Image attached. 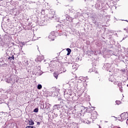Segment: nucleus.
Listing matches in <instances>:
<instances>
[{
	"label": "nucleus",
	"instance_id": "obj_34",
	"mask_svg": "<svg viewBox=\"0 0 128 128\" xmlns=\"http://www.w3.org/2000/svg\"><path fill=\"white\" fill-rule=\"evenodd\" d=\"M58 28H60V26H58Z\"/></svg>",
	"mask_w": 128,
	"mask_h": 128
},
{
	"label": "nucleus",
	"instance_id": "obj_24",
	"mask_svg": "<svg viewBox=\"0 0 128 128\" xmlns=\"http://www.w3.org/2000/svg\"><path fill=\"white\" fill-rule=\"evenodd\" d=\"M118 86H122V83H118Z\"/></svg>",
	"mask_w": 128,
	"mask_h": 128
},
{
	"label": "nucleus",
	"instance_id": "obj_22",
	"mask_svg": "<svg viewBox=\"0 0 128 128\" xmlns=\"http://www.w3.org/2000/svg\"><path fill=\"white\" fill-rule=\"evenodd\" d=\"M116 104H120V100H116Z\"/></svg>",
	"mask_w": 128,
	"mask_h": 128
},
{
	"label": "nucleus",
	"instance_id": "obj_25",
	"mask_svg": "<svg viewBox=\"0 0 128 128\" xmlns=\"http://www.w3.org/2000/svg\"><path fill=\"white\" fill-rule=\"evenodd\" d=\"M86 124H90V122H92V121H88L87 122H86Z\"/></svg>",
	"mask_w": 128,
	"mask_h": 128
},
{
	"label": "nucleus",
	"instance_id": "obj_5",
	"mask_svg": "<svg viewBox=\"0 0 128 128\" xmlns=\"http://www.w3.org/2000/svg\"><path fill=\"white\" fill-rule=\"evenodd\" d=\"M48 16L50 20H52V18H54V20H56V16H54V15L51 12L48 14Z\"/></svg>",
	"mask_w": 128,
	"mask_h": 128
},
{
	"label": "nucleus",
	"instance_id": "obj_1",
	"mask_svg": "<svg viewBox=\"0 0 128 128\" xmlns=\"http://www.w3.org/2000/svg\"><path fill=\"white\" fill-rule=\"evenodd\" d=\"M60 92V88L52 87L50 88V91L48 92V94L50 96H56Z\"/></svg>",
	"mask_w": 128,
	"mask_h": 128
},
{
	"label": "nucleus",
	"instance_id": "obj_9",
	"mask_svg": "<svg viewBox=\"0 0 128 128\" xmlns=\"http://www.w3.org/2000/svg\"><path fill=\"white\" fill-rule=\"evenodd\" d=\"M78 82H75L73 84V87L74 90H78V84H78Z\"/></svg>",
	"mask_w": 128,
	"mask_h": 128
},
{
	"label": "nucleus",
	"instance_id": "obj_17",
	"mask_svg": "<svg viewBox=\"0 0 128 128\" xmlns=\"http://www.w3.org/2000/svg\"><path fill=\"white\" fill-rule=\"evenodd\" d=\"M42 84H39L37 88H38V90H42Z\"/></svg>",
	"mask_w": 128,
	"mask_h": 128
},
{
	"label": "nucleus",
	"instance_id": "obj_27",
	"mask_svg": "<svg viewBox=\"0 0 128 128\" xmlns=\"http://www.w3.org/2000/svg\"><path fill=\"white\" fill-rule=\"evenodd\" d=\"M57 106H58V105H54V108H56Z\"/></svg>",
	"mask_w": 128,
	"mask_h": 128
},
{
	"label": "nucleus",
	"instance_id": "obj_36",
	"mask_svg": "<svg viewBox=\"0 0 128 128\" xmlns=\"http://www.w3.org/2000/svg\"><path fill=\"white\" fill-rule=\"evenodd\" d=\"M118 0H116V2H118Z\"/></svg>",
	"mask_w": 128,
	"mask_h": 128
},
{
	"label": "nucleus",
	"instance_id": "obj_23",
	"mask_svg": "<svg viewBox=\"0 0 128 128\" xmlns=\"http://www.w3.org/2000/svg\"><path fill=\"white\" fill-rule=\"evenodd\" d=\"M119 90L120 92H122V87H120Z\"/></svg>",
	"mask_w": 128,
	"mask_h": 128
},
{
	"label": "nucleus",
	"instance_id": "obj_31",
	"mask_svg": "<svg viewBox=\"0 0 128 128\" xmlns=\"http://www.w3.org/2000/svg\"><path fill=\"white\" fill-rule=\"evenodd\" d=\"M110 80V82H114V80Z\"/></svg>",
	"mask_w": 128,
	"mask_h": 128
},
{
	"label": "nucleus",
	"instance_id": "obj_7",
	"mask_svg": "<svg viewBox=\"0 0 128 128\" xmlns=\"http://www.w3.org/2000/svg\"><path fill=\"white\" fill-rule=\"evenodd\" d=\"M98 118V114H96V112H95L94 113H93L91 114V118L92 120H94Z\"/></svg>",
	"mask_w": 128,
	"mask_h": 128
},
{
	"label": "nucleus",
	"instance_id": "obj_18",
	"mask_svg": "<svg viewBox=\"0 0 128 128\" xmlns=\"http://www.w3.org/2000/svg\"><path fill=\"white\" fill-rule=\"evenodd\" d=\"M8 66V64H2V68H6Z\"/></svg>",
	"mask_w": 128,
	"mask_h": 128
},
{
	"label": "nucleus",
	"instance_id": "obj_6",
	"mask_svg": "<svg viewBox=\"0 0 128 128\" xmlns=\"http://www.w3.org/2000/svg\"><path fill=\"white\" fill-rule=\"evenodd\" d=\"M104 68H106V70L110 72V64L107 63L104 65Z\"/></svg>",
	"mask_w": 128,
	"mask_h": 128
},
{
	"label": "nucleus",
	"instance_id": "obj_20",
	"mask_svg": "<svg viewBox=\"0 0 128 128\" xmlns=\"http://www.w3.org/2000/svg\"><path fill=\"white\" fill-rule=\"evenodd\" d=\"M76 64L72 65V68H74V70H77L78 68H76Z\"/></svg>",
	"mask_w": 128,
	"mask_h": 128
},
{
	"label": "nucleus",
	"instance_id": "obj_12",
	"mask_svg": "<svg viewBox=\"0 0 128 128\" xmlns=\"http://www.w3.org/2000/svg\"><path fill=\"white\" fill-rule=\"evenodd\" d=\"M8 60H10V62L11 60H14V55H12V56H9L8 58Z\"/></svg>",
	"mask_w": 128,
	"mask_h": 128
},
{
	"label": "nucleus",
	"instance_id": "obj_11",
	"mask_svg": "<svg viewBox=\"0 0 128 128\" xmlns=\"http://www.w3.org/2000/svg\"><path fill=\"white\" fill-rule=\"evenodd\" d=\"M36 74H40V66H38L37 68H36Z\"/></svg>",
	"mask_w": 128,
	"mask_h": 128
},
{
	"label": "nucleus",
	"instance_id": "obj_28",
	"mask_svg": "<svg viewBox=\"0 0 128 128\" xmlns=\"http://www.w3.org/2000/svg\"><path fill=\"white\" fill-rule=\"evenodd\" d=\"M55 114L56 118V116H58V114Z\"/></svg>",
	"mask_w": 128,
	"mask_h": 128
},
{
	"label": "nucleus",
	"instance_id": "obj_32",
	"mask_svg": "<svg viewBox=\"0 0 128 128\" xmlns=\"http://www.w3.org/2000/svg\"><path fill=\"white\" fill-rule=\"evenodd\" d=\"M126 124H128V119L126 120Z\"/></svg>",
	"mask_w": 128,
	"mask_h": 128
},
{
	"label": "nucleus",
	"instance_id": "obj_33",
	"mask_svg": "<svg viewBox=\"0 0 128 128\" xmlns=\"http://www.w3.org/2000/svg\"><path fill=\"white\" fill-rule=\"evenodd\" d=\"M88 77H86V80H88Z\"/></svg>",
	"mask_w": 128,
	"mask_h": 128
},
{
	"label": "nucleus",
	"instance_id": "obj_3",
	"mask_svg": "<svg viewBox=\"0 0 128 128\" xmlns=\"http://www.w3.org/2000/svg\"><path fill=\"white\" fill-rule=\"evenodd\" d=\"M60 106H68V104H70V100H68L66 101V100H64V101H60Z\"/></svg>",
	"mask_w": 128,
	"mask_h": 128
},
{
	"label": "nucleus",
	"instance_id": "obj_14",
	"mask_svg": "<svg viewBox=\"0 0 128 128\" xmlns=\"http://www.w3.org/2000/svg\"><path fill=\"white\" fill-rule=\"evenodd\" d=\"M29 124L30 126H34V120H29Z\"/></svg>",
	"mask_w": 128,
	"mask_h": 128
},
{
	"label": "nucleus",
	"instance_id": "obj_10",
	"mask_svg": "<svg viewBox=\"0 0 128 128\" xmlns=\"http://www.w3.org/2000/svg\"><path fill=\"white\" fill-rule=\"evenodd\" d=\"M78 84H78L77 90H80L82 86V84L80 82H78Z\"/></svg>",
	"mask_w": 128,
	"mask_h": 128
},
{
	"label": "nucleus",
	"instance_id": "obj_40",
	"mask_svg": "<svg viewBox=\"0 0 128 128\" xmlns=\"http://www.w3.org/2000/svg\"><path fill=\"white\" fill-rule=\"evenodd\" d=\"M0 36H1V35H0Z\"/></svg>",
	"mask_w": 128,
	"mask_h": 128
},
{
	"label": "nucleus",
	"instance_id": "obj_30",
	"mask_svg": "<svg viewBox=\"0 0 128 128\" xmlns=\"http://www.w3.org/2000/svg\"><path fill=\"white\" fill-rule=\"evenodd\" d=\"M122 72H123L124 74L126 72V70H122Z\"/></svg>",
	"mask_w": 128,
	"mask_h": 128
},
{
	"label": "nucleus",
	"instance_id": "obj_26",
	"mask_svg": "<svg viewBox=\"0 0 128 128\" xmlns=\"http://www.w3.org/2000/svg\"><path fill=\"white\" fill-rule=\"evenodd\" d=\"M37 124H38V126H40V122H37Z\"/></svg>",
	"mask_w": 128,
	"mask_h": 128
},
{
	"label": "nucleus",
	"instance_id": "obj_21",
	"mask_svg": "<svg viewBox=\"0 0 128 128\" xmlns=\"http://www.w3.org/2000/svg\"><path fill=\"white\" fill-rule=\"evenodd\" d=\"M66 72V70L63 68L62 72H60V74H62V72Z\"/></svg>",
	"mask_w": 128,
	"mask_h": 128
},
{
	"label": "nucleus",
	"instance_id": "obj_19",
	"mask_svg": "<svg viewBox=\"0 0 128 128\" xmlns=\"http://www.w3.org/2000/svg\"><path fill=\"white\" fill-rule=\"evenodd\" d=\"M34 112H38V108H36L35 109H34Z\"/></svg>",
	"mask_w": 128,
	"mask_h": 128
},
{
	"label": "nucleus",
	"instance_id": "obj_41",
	"mask_svg": "<svg viewBox=\"0 0 128 128\" xmlns=\"http://www.w3.org/2000/svg\"><path fill=\"white\" fill-rule=\"evenodd\" d=\"M2 62V61H0Z\"/></svg>",
	"mask_w": 128,
	"mask_h": 128
},
{
	"label": "nucleus",
	"instance_id": "obj_39",
	"mask_svg": "<svg viewBox=\"0 0 128 128\" xmlns=\"http://www.w3.org/2000/svg\"><path fill=\"white\" fill-rule=\"evenodd\" d=\"M58 30L60 31V30Z\"/></svg>",
	"mask_w": 128,
	"mask_h": 128
},
{
	"label": "nucleus",
	"instance_id": "obj_38",
	"mask_svg": "<svg viewBox=\"0 0 128 128\" xmlns=\"http://www.w3.org/2000/svg\"><path fill=\"white\" fill-rule=\"evenodd\" d=\"M84 2H86V0H84Z\"/></svg>",
	"mask_w": 128,
	"mask_h": 128
},
{
	"label": "nucleus",
	"instance_id": "obj_35",
	"mask_svg": "<svg viewBox=\"0 0 128 128\" xmlns=\"http://www.w3.org/2000/svg\"><path fill=\"white\" fill-rule=\"evenodd\" d=\"M124 30H126V28H124Z\"/></svg>",
	"mask_w": 128,
	"mask_h": 128
},
{
	"label": "nucleus",
	"instance_id": "obj_15",
	"mask_svg": "<svg viewBox=\"0 0 128 128\" xmlns=\"http://www.w3.org/2000/svg\"><path fill=\"white\" fill-rule=\"evenodd\" d=\"M66 50L68 52V54H68H68H70V52H72V50L70 48H68L66 49Z\"/></svg>",
	"mask_w": 128,
	"mask_h": 128
},
{
	"label": "nucleus",
	"instance_id": "obj_37",
	"mask_svg": "<svg viewBox=\"0 0 128 128\" xmlns=\"http://www.w3.org/2000/svg\"><path fill=\"white\" fill-rule=\"evenodd\" d=\"M127 86H128V84H127Z\"/></svg>",
	"mask_w": 128,
	"mask_h": 128
},
{
	"label": "nucleus",
	"instance_id": "obj_13",
	"mask_svg": "<svg viewBox=\"0 0 128 128\" xmlns=\"http://www.w3.org/2000/svg\"><path fill=\"white\" fill-rule=\"evenodd\" d=\"M66 20L68 22H72V17H70V16H68L66 18Z\"/></svg>",
	"mask_w": 128,
	"mask_h": 128
},
{
	"label": "nucleus",
	"instance_id": "obj_16",
	"mask_svg": "<svg viewBox=\"0 0 128 128\" xmlns=\"http://www.w3.org/2000/svg\"><path fill=\"white\" fill-rule=\"evenodd\" d=\"M54 76L56 78H58V73L54 72Z\"/></svg>",
	"mask_w": 128,
	"mask_h": 128
},
{
	"label": "nucleus",
	"instance_id": "obj_2",
	"mask_svg": "<svg viewBox=\"0 0 128 128\" xmlns=\"http://www.w3.org/2000/svg\"><path fill=\"white\" fill-rule=\"evenodd\" d=\"M72 90L66 89L64 91V98L67 100H70V96H72Z\"/></svg>",
	"mask_w": 128,
	"mask_h": 128
},
{
	"label": "nucleus",
	"instance_id": "obj_29",
	"mask_svg": "<svg viewBox=\"0 0 128 128\" xmlns=\"http://www.w3.org/2000/svg\"><path fill=\"white\" fill-rule=\"evenodd\" d=\"M126 38H128V36H126L125 37V38H123V40H126Z\"/></svg>",
	"mask_w": 128,
	"mask_h": 128
},
{
	"label": "nucleus",
	"instance_id": "obj_8",
	"mask_svg": "<svg viewBox=\"0 0 128 128\" xmlns=\"http://www.w3.org/2000/svg\"><path fill=\"white\" fill-rule=\"evenodd\" d=\"M126 113H122L120 114V118L122 120H126Z\"/></svg>",
	"mask_w": 128,
	"mask_h": 128
},
{
	"label": "nucleus",
	"instance_id": "obj_4",
	"mask_svg": "<svg viewBox=\"0 0 128 128\" xmlns=\"http://www.w3.org/2000/svg\"><path fill=\"white\" fill-rule=\"evenodd\" d=\"M48 38L52 40H54V38H56V32H52L49 35Z\"/></svg>",
	"mask_w": 128,
	"mask_h": 128
}]
</instances>
